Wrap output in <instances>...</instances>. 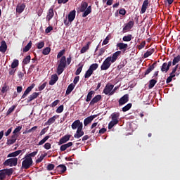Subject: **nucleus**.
<instances>
[{
	"mask_svg": "<svg viewBox=\"0 0 180 180\" xmlns=\"http://www.w3.org/2000/svg\"><path fill=\"white\" fill-rule=\"evenodd\" d=\"M80 12H84L82 15V18H86L89 13H91L92 7L91 6H88V3L86 1H82L80 5Z\"/></svg>",
	"mask_w": 180,
	"mask_h": 180,
	"instance_id": "obj_1",
	"label": "nucleus"
},
{
	"mask_svg": "<svg viewBox=\"0 0 180 180\" xmlns=\"http://www.w3.org/2000/svg\"><path fill=\"white\" fill-rule=\"evenodd\" d=\"M65 67H67V58L65 56H63L62 58L60 59L59 63L57 67L56 72L58 75H61V74L64 72Z\"/></svg>",
	"mask_w": 180,
	"mask_h": 180,
	"instance_id": "obj_2",
	"label": "nucleus"
},
{
	"mask_svg": "<svg viewBox=\"0 0 180 180\" xmlns=\"http://www.w3.org/2000/svg\"><path fill=\"white\" fill-rule=\"evenodd\" d=\"M33 165V159L25 156V159L22 162V168L23 169H29Z\"/></svg>",
	"mask_w": 180,
	"mask_h": 180,
	"instance_id": "obj_3",
	"label": "nucleus"
},
{
	"mask_svg": "<svg viewBox=\"0 0 180 180\" xmlns=\"http://www.w3.org/2000/svg\"><path fill=\"white\" fill-rule=\"evenodd\" d=\"M5 167H16L18 165V158H13L5 160L4 162Z\"/></svg>",
	"mask_w": 180,
	"mask_h": 180,
	"instance_id": "obj_4",
	"label": "nucleus"
},
{
	"mask_svg": "<svg viewBox=\"0 0 180 180\" xmlns=\"http://www.w3.org/2000/svg\"><path fill=\"white\" fill-rule=\"evenodd\" d=\"M113 63L110 61V59H109L108 57H107L105 60L103 62L101 66V71H106V70H109L110 68V65H112Z\"/></svg>",
	"mask_w": 180,
	"mask_h": 180,
	"instance_id": "obj_5",
	"label": "nucleus"
},
{
	"mask_svg": "<svg viewBox=\"0 0 180 180\" xmlns=\"http://www.w3.org/2000/svg\"><path fill=\"white\" fill-rule=\"evenodd\" d=\"M84 127V124L81 122L79 120H75L72 124V129L73 130H76V129H82Z\"/></svg>",
	"mask_w": 180,
	"mask_h": 180,
	"instance_id": "obj_6",
	"label": "nucleus"
},
{
	"mask_svg": "<svg viewBox=\"0 0 180 180\" xmlns=\"http://www.w3.org/2000/svg\"><path fill=\"white\" fill-rule=\"evenodd\" d=\"M122 54V51H117L115 53L112 54V56H108V59L110 60V61L113 63H116V60L117 58H119V56Z\"/></svg>",
	"mask_w": 180,
	"mask_h": 180,
	"instance_id": "obj_7",
	"label": "nucleus"
},
{
	"mask_svg": "<svg viewBox=\"0 0 180 180\" xmlns=\"http://www.w3.org/2000/svg\"><path fill=\"white\" fill-rule=\"evenodd\" d=\"M119 106H123V105H126L127 102H129V94H125L122 97H121L119 100Z\"/></svg>",
	"mask_w": 180,
	"mask_h": 180,
	"instance_id": "obj_8",
	"label": "nucleus"
},
{
	"mask_svg": "<svg viewBox=\"0 0 180 180\" xmlns=\"http://www.w3.org/2000/svg\"><path fill=\"white\" fill-rule=\"evenodd\" d=\"M34 86H36V84H32L30 86H28L25 91L24 94H22L21 99H25V98H26V96H27L28 94H30V92H32V89H33Z\"/></svg>",
	"mask_w": 180,
	"mask_h": 180,
	"instance_id": "obj_9",
	"label": "nucleus"
},
{
	"mask_svg": "<svg viewBox=\"0 0 180 180\" xmlns=\"http://www.w3.org/2000/svg\"><path fill=\"white\" fill-rule=\"evenodd\" d=\"M114 85L113 84H106L105 89H103V94H105V95H110V92H112V90L114 88Z\"/></svg>",
	"mask_w": 180,
	"mask_h": 180,
	"instance_id": "obj_10",
	"label": "nucleus"
},
{
	"mask_svg": "<svg viewBox=\"0 0 180 180\" xmlns=\"http://www.w3.org/2000/svg\"><path fill=\"white\" fill-rule=\"evenodd\" d=\"M133 26H134V21H129V22L125 24V26L123 27V32L126 33V32H128L130 29H133Z\"/></svg>",
	"mask_w": 180,
	"mask_h": 180,
	"instance_id": "obj_11",
	"label": "nucleus"
},
{
	"mask_svg": "<svg viewBox=\"0 0 180 180\" xmlns=\"http://www.w3.org/2000/svg\"><path fill=\"white\" fill-rule=\"evenodd\" d=\"M55 171L58 174H64L67 171V167L65 165H59L56 167Z\"/></svg>",
	"mask_w": 180,
	"mask_h": 180,
	"instance_id": "obj_12",
	"label": "nucleus"
},
{
	"mask_svg": "<svg viewBox=\"0 0 180 180\" xmlns=\"http://www.w3.org/2000/svg\"><path fill=\"white\" fill-rule=\"evenodd\" d=\"M101 99H102V96L99 94L96 95L95 97H94L91 99V101H90L89 105L94 106V105H95V103H98V102H99Z\"/></svg>",
	"mask_w": 180,
	"mask_h": 180,
	"instance_id": "obj_13",
	"label": "nucleus"
},
{
	"mask_svg": "<svg viewBox=\"0 0 180 180\" xmlns=\"http://www.w3.org/2000/svg\"><path fill=\"white\" fill-rule=\"evenodd\" d=\"M117 47L119 49V50H122V51L124 53L126 50H127V47H129V45L123 42H120L117 44Z\"/></svg>",
	"mask_w": 180,
	"mask_h": 180,
	"instance_id": "obj_14",
	"label": "nucleus"
},
{
	"mask_svg": "<svg viewBox=\"0 0 180 180\" xmlns=\"http://www.w3.org/2000/svg\"><path fill=\"white\" fill-rule=\"evenodd\" d=\"M70 139H71V135L70 134L65 135L60 139L59 145L61 146V144H65L67 141H70Z\"/></svg>",
	"mask_w": 180,
	"mask_h": 180,
	"instance_id": "obj_15",
	"label": "nucleus"
},
{
	"mask_svg": "<svg viewBox=\"0 0 180 180\" xmlns=\"http://www.w3.org/2000/svg\"><path fill=\"white\" fill-rule=\"evenodd\" d=\"M25 8H26V4H25V3L18 4L16 6V13H18V15H20V13L25 11Z\"/></svg>",
	"mask_w": 180,
	"mask_h": 180,
	"instance_id": "obj_16",
	"label": "nucleus"
},
{
	"mask_svg": "<svg viewBox=\"0 0 180 180\" xmlns=\"http://www.w3.org/2000/svg\"><path fill=\"white\" fill-rule=\"evenodd\" d=\"M6 50H8V45H6V42L5 41H2L1 42L0 51L5 54V53H6Z\"/></svg>",
	"mask_w": 180,
	"mask_h": 180,
	"instance_id": "obj_17",
	"label": "nucleus"
},
{
	"mask_svg": "<svg viewBox=\"0 0 180 180\" xmlns=\"http://www.w3.org/2000/svg\"><path fill=\"white\" fill-rule=\"evenodd\" d=\"M53 17H54V10L53 8H49L46 15L47 22H50V20H51V19H53Z\"/></svg>",
	"mask_w": 180,
	"mask_h": 180,
	"instance_id": "obj_18",
	"label": "nucleus"
},
{
	"mask_svg": "<svg viewBox=\"0 0 180 180\" xmlns=\"http://www.w3.org/2000/svg\"><path fill=\"white\" fill-rule=\"evenodd\" d=\"M95 117H96V115H91V116L86 117V119H84V126H88V124H89L90 123L92 122V120H94V119H95Z\"/></svg>",
	"mask_w": 180,
	"mask_h": 180,
	"instance_id": "obj_19",
	"label": "nucleus"
},
{
	"mask_svg": "<svg viewBox=\"0 0 180 180\" xmlns=\"http://www.w3.org/2000/svg\"><path fill=\"white\" fill-rule=\"evenodd\" d=\"M40 93L34 92L32 94L30 95L27 100V103L32 102V101H34L39 96Z\"/></svg>",
	"mask_w": 180,
	"mask_h": 180,
	"instance_id": "obj_20",
	"label": "nucleus"
},
{
	"mask_svg": "<svg viewBox=\"0 0 180 180\" xmlns=\"http://www.w3.org/2000/svg\"><path fill=\"white\" fill-rule=\"evenodd\" d=\"M76 13H77V11H75V10H73L69 13L68 20L70 23H71V22H74V19H75Z\"/></svg>",
	"mask_w": 180,
	"mask_h": 180,
	"instance_id": "obj_21",
	"label": "nucleus"
},
{
	"mask_svg": "<svg viewBox=\"0 0 180 180\" xmlns=\"http://www.w3.org/2000/svg\"><path fill=\"white\" fill-rule=\"evenodd\" d=\"M57 81H58V76L57 74L52 75L51 77V81H49V85H54Z\"/></svg>",
	"mask_w": 180,
	"mask_h": 180,
	"instance_id": "obj_22",
	"label": "nucleus"
},
{
	"mask_svg": "<svg viewBox=\"0 0 180 180\" xmlns=\"http://www.w3.org/2000/svg\"><path fill=\"white\" fill-rule=\"evenodd\" d=\"M120 116V112H114L111 115V119L112 122H115V123H119V117Z\"/></svg>",
	"mask_w": 180,
	"mask_h": 180,
	"instance_id": "obj_23",
	"label": "nucleus"
},
{
	"mask_svg": "<svg viewBox=\"0 0 180 180\" xmlns=\"http://www.w3.org/2000/svg\"><path fill=\"white\" fill-rule=\"evenodd\" d=\"M58 117V115H54L52 117L49 118L46 122H45V126H50L51 124H53L54 122H56V120Z\"/></svg>",
	"mask_w": 180,
	"mask_h": 180,
	"instance_id": "obj_24",
	"label": "nucleus"
},
{
	"mask_svg": "<svg viewBox=\"0 0 180 180\" xmlns=\"http://www.w3.org/2000/svg\"><path fill=\"white\" fill-rule=\"evenodd\" d=\"M72 142H69L68 143L63 144L60 146V151H65L68 148H70V147H72Z\"/></svg>",
	"mask_w": 180,
	"mask_h": 180,
	"instance_id": "obj_25",
	"label": "nucleus"
},
{
	"mask_svg": "<svg viewBox=\"0 0 180 180\" xmlns=\"http://www.w3.org/2000/svg\"><path fill=\"white\" fill-rule=\"evenodd\" d=\"M148 0H145L142 4L141 13H146V11H147V7L148 6Z\"/></svg>",
	"mask_w": 180,
	"mask_h": 180,
	"instance_id": "obj_26",
	"label": "nucleus"
},
{
	"mask_svg": "<svg viewBox=\"0 0 180 180\" xmlns=\"http://www.w3.org/2000/svg\"><path fill=\"white\" fill-rule=\"evenodd\" d=\"M16 140H18V136L13 137V135H12L11 139L7 140V146H12V144H15V143H16Z\"/></svg>",
	"mask_w": 180,
	"mask_h": 180,
	"instance_id": "obj_27",
	"label": "nucleus"
},
{
	"mask_svg": "<svg viewBox=\"0 0 180 180\" xmlns=\"http://www.w3.org/2000/svg\"><path fill=\"white\" fill-rule=\"evenodd\" d=\"M84 135V131H82V128H80L77 130L76 134L74 135L75 139H80Z\"/></svg>",
	"mask_w": 180,
	"mask_h": 180,
	"instance_id": "obj_28",
	"label": "nucleus"
},
{
	"mask_svg": "<svg viewBox=\"0 0 180 180\" xmlns=\"http://www.w3.org/2000/svg\"><path fill=\"white\" fill-rule=\"evenodd\" d=\"M3 172L4 174L5 178H6V175H8V176H11V175H12V174H13V169H12V168L4 169H3Z\"/></svg>",
	"mask_w": 180,
	"mask_h": 180,
	"instance_id": "obj_29",
	"label": "nucleus"
},
{
	"mask_svg": "<svg viewBox=\"0 0 180 180\" xmlns=\"http://www.w3.org/2000/svg\"><path fill=\"white\" fill-rule=\"evenodd\" d=\"M155 51V49H149L144 54L143 57L144 58H147L151 56V54H153V53Z\"/></svg>",
	"mask_w": 180,
	"mask_h": 180,
	"instance_id": "obj_30",
	"label": "nucleus"
},
{
	"mask_svg": "<svg viewBox=\"0 0 180 180\" xmlns=\"http://www.w3.org/2000/svg\"><path fill=\"white\" fill-rule=\"evenodd\" d=\"M74 88H75V85L72 83H71L66 90L65 95H70L72 91H74Z\"/></svg>",
	"mask_w": 180,
	"mask_h": 180,
	"instance_id": "obj_31",
	"label": "nucleus"
},
{
	"mask_svg": "<svg viewBox=\"0 0 180 180\" xmlns=\"http://www.w3.org/2000/svg\"><path fill=\"white\" fill-rule=\"evenodd\" d=\"M89 46H91V41L87 42L86 45L83 46L80 50L81 54H84V53H86L88 50H89Z\"/></svg>",
	"mask_w": 180,
	"mask_h": 180,
	"instance_id": "obj_32",
	"label": "nucleus"
},
{
	"mask_svg": "<svg viewBox=\"0 0 180 180\" xmlns=\"http://www.w3.org/2000/svg\"><path fill=\"white\" fill-rule=\"evenodd\" d=\"M20 153H22V150H16V151L13 152L11 153H9L7 155V158H11L12 157H18V155H19V154H20Z\"/></svg>",
	"mask_w": 180,
	"mask_h": 180,
	"instance_id": "obj_33",
	"label": "nucleus"
},
{
	"mask_svg": "<svg viewBox=\"0 0 180 180\" xmlns=\"http://www.w3.org/2000/svg\"><path fill=\"white\" fill-rule=\"evenodd\" d=\"M20 130H22V126L16 127L13 131V137H19V134L18 133H19Z\"/></svg>",
	"mask_w": 180,
	"mask_h": 180,
	"instance_id": "obj_34",
	"label": "nucleus"
},
{
	"mask_svg": "<svg viewBox=\"0 0 180 180\" xmlns=\"http://www.w3.org/2000/svg\"><path fill=\"white\" fill-rule=\"evenodd\" d=\"M95 95V91H90L86 96V102H91L92 97Z\"/></svg>",
	"mask_w": 180,
	"mask_h": 180,
	"instance_id": "obj_35",
	"label": "nucleus"
},
{
	"mask_svg": "<svg viewBox=\"0 0 180 180\" xmlns=\"http://www.w3.org/2000/svg\"><path fill=\"white\" fill-rule=\"evenodd\" d=\"M155 84H157V80L152 79L149 81V84H148V89H153L154 86H155Z\"/></svg>",
	"mask_w": 180,
	"mask_h": 180,
	"instance_id": "obj_36",
	"label": "nucleus"
},
{
	"mask_svg": "<svg viewBox=\"0 0 180 180\" xmlns=\"http://www.w3.org/2000/svg\"><path fill=\"white\" fill-rule=\"evenodd\" d=\"M98 67H99L98 63H93L90 65L89 70L94 72V71H96V70H98Z\"/></svg>",
	"mask_w": 180,
	"mask_h": 180,
	"instance_id": "obj_37",
	"label": "nucleus"
},
{
	"mask_svg": "<svg viewBox=\"0 0 180 180\" xmlns=\"http://www.w3.org/2000/svg\"><path fill=\"white\" fill-rule=\"evenodd\" d=\"M30 49H32V41H30L29 43L27 44V46H25L23 48V52L27 53V51H29V50H30Z\"/></svg>",
	"mask_w": 180,
	"mask_h": 180,
	"instance_id": "obj_38",
	"label": "nucleus"
},
{
	"mask_svg": "<svg viewBox=\"0 0 180 180\" xmlns=\"http://www.w3.org/2000/svg\"><path fill=\"white\" fill-rule=\"evenodd\" d=\"M167 68H168L167 63H164L162 65V68H161L162 72H168L169 69H167Z\"/></svg>",
	"mask_w": 180,
	"mask_h": 180,
	"instance_id": "obj_39",
	"label": "nucleus"
},
{
	"mask_svg": "<svg viewBox=\"0 0 180 180\" xmlns=\"http://www.w3.org/2000/svg\"><path fill=\"white\" fill-rule=\"evenodd\" d=\"M131 106H133V104L131 103L127 104L124 107L122 108V112H127V110H130V109H131Z\"/></svg>",
	"mask_w": 180,
	"mask_h": 180,
	"instance_id": "obj_40",
	"label": "nucleus"
},
{
	"mask_svg": "<svg viewBox=\"0 0 180 180\" xmlns=\"http://www.w3.org/2000/svg\"><path fill=\"white\" fill-rule=\"evenodd\" d=\"M19 65V60L17 59H15L13 63H11V68L13 70H15V68H16V67H18Z\"/></svg>",
	"mask_w": 180,
	"mask_h": 180,
	"instance_id": "obj_41",
	"label": "nucleus"
},
{
	"mask_svg": "<svg viewBox=\"0 0 180 180\" xmlns=\"http://www.w3.org/2000/svg\"><path fill=\"white\" fill-rule=\"evenodd\" d=\"M50 51H51V49L50 47H46L43 49L42 54H44V56H47L50 54Z\"/></svg>",
	"mask_w": 180,
	"mask_h": 180,
	"instance_id": "obj_42",
	"label": "nucleus"
},
{
	"mask_svg": "<svg viewBox=\"0 0 180 180\" xmlns=\"http://www.w3.org/2000/svg\"><path fill=\"white\" fill-rule=\"evenodd\" d=\"M47 154H41L39 158H37L35 161L36 164H39V162H41L43 160H44V157H46Z\"/></svg>",
	"mask_w": 180,
	"mask_h": 180,
	"instance_id": "obj_43",
	"label": "nucleus"
},
{
	"mask_svg": "<svg viewBox=\"0 0 180 180\" xmlns=\"http://www.w3.org/2000/svg\"><path fill=\"white\" fill-rule=\"evenodd\" d=\"M49 139H50V136H46L42 140L39 142L38 146H43V144H44V143H46V141L49 140Z\"/></svg>",
	"mask_w": 180,
	"mask_h": 180,
	"instance_id": "obj_44",
	"label": "nucleus"
},
{
	"mask_svg": "<svg viewBox=\"0 0 180 180\" xmlns=\"http://www.w3.org/2000/svg\"><path fill=\"white\" fill-rule=\"evenodd\" d=\"M31 57L30 55L27 56L22 60V63L26 65L30 63Z\"/></svg>",
	"mask_w": 180,
	"mask_h": 180,
	"instance_id": "obj_45",
	"label": "nucleus"
},
{
	"mask_svg": "<svg viewBox=\"0 0 180 180\" xmlns=\"http://www.w3.org/2000/svg\"><path fill=\"white\" fill-rule=\"evenodd\" d=\"M180 61V56L178 55L176 57H174L172 61V65H176L178 64V62Z\"/></svg>",
	"mask_w": 180,
	"mask_h": 180,
	"instance_id": "obj_46",
	"label": "nucleus"
},
{
	"mask_svg": "<svg viewBox=\"0 0 180 180\" xmlns=\"http://www.w3.org/2000/svg\"><path fill=\"white\" fill-rule=\"evenodd\" d=\"M92 74H94V72H91L89 69H88L86 73L84 74V78L88 79V78H89L91 75H92Z\"/></svg>",
	"mask_w": 180,
	"mask_h": 180,
	"instance_id": "obj_47",
	"label": "nucleus"
},
{
	"mask_svg": "<svg viewBox=\"0 0 180 180\" xmlns=\"http://www.w3.org/2000/svg\"><path fill=\"white\" fill-rule=\"evenodd\" d=\"M15 109H16V105L11 106L6 112V116H9V115H11V113H12Z\"/></svg>",
	"mask_w": 180,
	"mask_h": 180,
	"instance_id": "obj_48",
	"label": "nucleus"
},
{
	"mask_svg": "<svg viewBox=\"0 0 180 180\" xmlns=\"http://www.w3.org/2000/svg\"><path fill=\"white\" fill-rule=\"evenodd\" d=\"M37 153H39V150H37L36 151H34L30 154H28L27 156V158H32V157H36L37 155Z\"/></svg>",
	"mask_w": 180,
	"mask_h": 180,
	"instance_id": "obj_49",
	"label": "nucleus"
},
{
	"mask_svg": "<svg viewBox=\"0 0 180 180\" xmlns=\"http://www.w3.org/2000/svg\"><path fill=\"white\" fill-rule=\"evenodd\" d=\"M132 35L128 34L127 36H124L122 38L123 41H130L131 40Z\"/></svg>",
	"mask_w": 180,
	"mask_h": 180,
	"instance_id": "obj_50",
	"label": "nucleus"
},
{
	"mask_svg": "<svg viewBox=\"0 0 180 180\" xmlns=\"http://www.w3.org/2000/svg\"><path fill=\"white\" fill-rule=\"evenodd\" d=\"M176 70H178V65H176L172 70V72L169 75V77H173L174 78L175 77V72H176Z\"/></svg>",
	"mask_w": 180,
	"mask_h": 180,
	"instance_id": "obj_51",
	"label": "nucleus"
},
{
	"mask_svg": "<svg viewBox=\"0 0 180 180\" xmlns=\"http://www.w3.org/2000/svg\"><path fill=\"white\" fill-rule=\"evenodd\" d=\"M146 47V41H142L140 45H137L136 48L138 50H141L142 49H144Z\"/></svg>",
	"mask_w": 180,
	"mask_h": 180,
	"instance_id": "obj_52",
	"label": "nucleus"
},
{
	"mask_svg": "<svg viewBox=\"0 0 180 180\" xmlns=\"http://www.w3.org/2000/svg\"><path fill=\"white\" fill-rule=\"evenodd\" d=\"M65 54V49H63L60 51L58 52L57 55V58H61L63 55Z\"/></svg>",
	"mask_w": 180,
	"mask_h": 180,
	"instance_id": "obj_53",
	"label": "nucleus"
},
{
	"mask_svg": "<svg viewBox=\"0 0 180 180\" xmlns=\"http://www.w3.org/2000/svg\"><path fill=\"white\" fill-rule=\"evenodd\" d=\"M64 110V105H60L57 109H56V113H63Z\"/></svg>",
	"mask_w": 180,
	"mask_h": 180,
	"instance_id": "obj_54",
	"label": "nucleus"
},
{
	"mask_svg": "<svg viewBox=\"0 0 180 180\" xmlns=\"http://www.w3.org/2000/svg\"><path fill=\"white\" fill-rule=\"evenodd\" d=\"M117 124H118V122H115V121H110V123L108 124L109 130H110V129H112L113 127Z\"/></svg>",
	"mask_w": 180,
	"mask_h": 180,
	"instance_id": "obj_55",
	"label": "nucleus"
},
{
	"mask_svg": "<svg viewBox=\"0 0 180 180\" xmlns=\"http://www.w3.org/2000/svg\"><path fill=\"white\" fill-rule=\"evenodd\" d=\"M37 47L39 49H43V47H44V41H41L37 43Z\"/></svg>",
	"mask_w": 180,
	"mask_h": 180,
	"instance_id": "obj_56",
	"label": "nucleus"
},
{
	"mask_svg": "<svg viewBox=\"0 0 180 180\" xmlns=\"http://www.w3.org/2000/svg\"><path fill=\"white\" fill-rule=\"evenodd\" d=\"M58 103H60V100H56L50 105V106L51 108H56V106H57Z\"/></svg>",
	"mask_w": 180,
	"mask_h": 180,
	"instance_id": "obj_57",
	"label": "nucleus"
},
{
	"mask_svg": "<svg viewBox=\"0 0 180 180\" xmlns=\"http://www.w3.org/2000/svg\"><path fill=\"white\" fill-rule=\"evenodd\" d=\"M82 67H84V66L82 65V66L79 67V68L77 69V70H76V72H75V75H79L81 74V72H82Z\"/></svg>",
	"mask_w": 180,
	"mask_h": 180,
	"instance_id": "obj_58",
	"label": "nucleus"
},
{
	"mask_svg": "<svg viewBox=\"0 0 180 180\" xmlns=\"http://www.w3.org/2000/svg\"><path fill=\"white\" fill-rule=\"evenodd\" d=\"M9 89V86L4 85L1 89V94H5V92H8Z\"/></svg>",
	"mask_w": 180,
	"mask_h": 180,
	"instance_id": "obj_59",
	"label": "nucleus"
},
{
	"mask_svg": "<svg viewBox=\"0 0 180 180\" xmlns=\"http://www.w3.org/2000/svg\"><path fill=\"white\" fill-rule=\"evenodd\" d=\"M54 167H55V166L53 164H49L46 167V169L48 171H53V169H54Z\"/></svg>",
	"mask_w": 180,
	"mask_h": 180,
	"instance_id": "obj_60",
	"label": "nucleus"
},
{
	"mask_svg": "<svg viewBox=\"0 0 180 180\" xmlns=\"http://www.w3.org/2000/svg\"><path fill=\"white\" fill-rule=\"evenodd\" d=\"M110 40V38L109 37V36H107L106 38L103 41V44H102L103 46L108 44V43H109Z\"/></svg>",
	"mask_w": 180,
	"mask_h": 180,
	"instance_id": "obj_61",
	"label": "nucleus"
},
{
	"mask_svg": "<svg viewBox=\"0 0 180 180\" xmlns=\"http://www.w3.org/2000/svg\"><path fill=\"white\" fill-rule=\"evenodd\" d=\"M46 86H47V82H44L43 84H41L38 87L39 91H43V89H44V88H46Z\"/></svg>",
	"mask_w": 180,
	"mask_h": 180,
	"instance_id": "obj_62",
	"label": "nucleus"
},
{
	"mask_svg": "<svg viewBox=\"0 0 180 180\" xmlns=\"http://www.w3.org/2000/svg\"><path fill=\"white\" fill-rule=\"evenodd\" d=\"M5 173H4V170H0V180L5 179Z\"/></svg>",
	"mask_w": 180,
	"mask_h": 180,
	"instance_id": "obj_63",
	"label": "nucleus"
},
{
	"mask_svg": "<svg viewBox=\"0 0 180 180\" xmlns=\"http://www.w3.org/2000/svg\"><path fill=\"white\" fill-rule=\"evenodd\" d=\"M153 70V68L149 66V68L145 72V76L148 75V74H150V72H151Z\"/></svg>",
	"mask_w": 180,
	"mask_h": 180,
	"instance_id": "obj_64",
	"label": "nucleus"
}]
</instances>
